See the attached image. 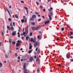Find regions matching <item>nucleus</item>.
<instances>
[{
    "mask_svg": "<svg viewBox=\"0 0 73 73\" xmlns=\"http://www.w3.org/2000/svg\"><path fill=\"white\" fill-rule=\"evenodd\" d=\"M32 52V50H30L29 51L28 53L29 54H31Z\"/></svg>",
    "mask_w": 73,
    "mask_h": 73,
    "instance_id": "nucleus-16",
    "label": "nucleus"
},
{
    "mask_svg": "<svg viewBox=\"0 0 73 73\" xmlns=\"http://www.w3.org/2000/svg\"><path fill=\"white\" fill-rule=\"evenodd\" d=\"M70 52H68V53H67L66 55V58H70Z\"/></svg>",
    "mask_w": 73,
    "mask_h": 73,
    "instance_id": "nucleus-2",
    "label": "nucleus"
},
{
    "mask_svg": "<svg viewBox=\"0 0 73 73\" xmlns=\"http://www.w3.org/2000/svg\"><path fill=\"white\" fill-rule=\"evenodd\" d=\"M30 20L31 21H32V20H33V18H31Z\"/></svg>",
    "mask_w": 73,
    "mask_h": 73,
    "instance_id": "nucleus-27",
    "label": "nucleus"
},
{
    "mask_svg": "<svg viewBox=\"0 0 73 73\" xmlns=\"http://www.w3.org/2000/svg\"><path fill=\"white\" fill-rule=\"evenodd\" d=\"M41 20V19L40 18L38 20V21H40Z\"/></svg>",
    "mask_w": 73,
    "mask_h": 73,
    "instance_id": "nucleus-37",
    "label": "nucleus"
},
{
    "mask_svg": "<svg viewBox=\"0 0 73 73\" xmlns=\"http://www.w3.org/2000/svg\"><path fill=\"white\" fill-rule=\"evenodd\" d=\"M51 1V0H48V2L50 1Z\"/></svg>",
    "mask_w": 73,
    "mask_h": 73,
    "instance_id": "nucleus-61",
    "label": "nucleus"
},
{
    "mask_svg": "<svg viewBox=\"0 0 73 73\" xmlns=\"http://www.w3.org/2000/svg\"><path fill=\"white\" fill-rule=\"evenodd\" d=\"M37 45H38V43L37 42H35L34 43V46L35 47H36Z\"/></svg>",
    "mask_w": 73,
    "mask_h": 73,
    "instance_id": "nucleus-5",
    "label": "nucleus"
},
{
    "mask_svg": "<svg viewBox=\"0 0 73 73\" xmlns=\"http://www.w3.org/2000/svg\"><path fill=\"white\" fill-rule=\"evenodd\" d=\"M37 38H40V35H39L37 36Z\"/></svg>",
    "mask_w": 73,
    "mask_h": 73,
    "instance_id": "nucleus-50",
    "label": "nucleus"
},
{
    "mask_svg": "<svg viewBox=\"0 0 73 73\" xmlns=\"http://www.w3.org/2000/svg\"><path fill=\"white\" fill-rule=\"evenodd\" d=\"M37 52L38 53H40V49H38V50Z\"/></svg>",
    "mask_w": 73,
    "mask_h": 73,
    "instance_id": "nucleus-23",
    "label": "nucleus"
},
{
    "mask_svg": "<svg viewBox=\"0 0 73 73\" xmlns=\"http://www.w3.org/2000/svg\"><path fill=\"white\" fill-rule=\"evenodd\" d=\"M10 26H11V27H13V25H12V23H10Z\"/></svg>",
    "mask_w": 73,
    "mask_h": 73,
    "instance_id": "nucleus-34",
    "label": "nucleus"
},
{
    "mask_svg": "<svg viewBox=\"0 0 73 73\" xmlns=\"http://www.w3.org/2000/svg\"><path fill=\"white\" fill-rule=\"evenodd\" d=\"M50 9L51 10H52V9H53V8H52V7H50Z\"/></svg>",
    "mask_w": 73,
    "mask_h": 73,
    "instance_id": "nucleus-56",
    "label": "nucleus"
},
{
    "mask_svg": "<svg viewBox=\"0 0 73 73\" xmlns=\"http://www.w3.org/2000/svg\"><path fill=\"white\" fill-rule=\"evenodd\" d=\"M16 31H13L12 35L13 36H15V35H16Z\"/></svg>",
    "mask_w": 73,
    "mask_h": 73,
    "instance_id": "nucleus-7",
    "label": "nucleus"
},
{
    "mask_svg": "<svg viewBox=\"0 0 73 73\" xmlns=\"http://www.w3.org/2000/svg\"><path fill=\"white\" fill-rule=\"evenodd\" d=\"M39 70L38 69H37V72H39Z\"/></svg>",
    "mask_w": 73,
    "mask_h": 73,
    "instance_id": "nucleus-57",
    "label": "nucleus"
},
{
    "mask_svg": "<svg viewBox=\"0 0 73 73\" xmlns=\"http://www.w3.org/2000/svg\"><path fill=\"white\" fill-rule=\"evenodd\" d=\"M9 13V15L10 16L11 15V13L10 12V11H7Z\"/></svg>",
    "mask_w": 73,
    "mask_h": 73,
    "instance_id": "nucleus-28",
    "label": "nucleus"
},
{
    "mask_svg": "<svg viewBox=\"0 0 73 73\" xmlns=\"http://www.w3.org/2000/svg\"><path fill=\"white\" fill-rule=\"evenodd\" d=\"M36 31L39 30L40 29V27H37L35 28Z\"/></svg>",
    "mask_w": 73,
    "mask_h": 73,
    "instance_id": "nucleus-6",
    "label": "nucleus"
},
{
    "mask_svg": "<svg viewBox=\"0 0 73 73\" xmlns=\"http://www.w3.org/2000/svg\"><path fill=\"white\" fill-rule=\"evenodd\" d=\"M36 60L37 61H40V59H39V58H37L36 59Z\"/></svg>",
    "mask_w": 73,
    "mask_h": 73,
    "instance_id": "nucleus-25",
    "label": "nucleus"
},
{
    "mask_svg": "<svg viewBox=\"0 0 73 73\" xmlns=\"http://www.w3.org/2000/svg\"><path fill=\"white\" fill-rule=\"evenodd\" d=\"M50 15H48V17L50 19V20H52V17L53 16V13H50Z\"/></svg>",
    "mask_w": 73,
    "mask_h": 73,
    "instance_id": "nucleus-1",
    "label": "nucleus"
},
{
    "mask_svg": "<svg viewBox=\"0 0 73 73\" xmlns=\"http://www.w3.org/2000/svg\"><path fill=\"white\" fill-rule=\"evenodd\" d=\"M29 46V49L30 50H31V49H32V46L30 45Z\"/></svg>",
    "mask_w": 73,
    "mask_h": 73,
    "instance_id": "nucleus-14",
    "label": "nucleus"
},
{
    "mask_svg": "<svg viewBox=\"0 0 73 73\" xmlns=\"http://www.w3.org/2000/svg\"><path fill=\"white\" fill-rule=\"evenodd\" d=\"M43 11L44 12H45V9H43Z\"/></svg>",
    "mask_w": 73,
    "mask_h": 73,
    "instance_id": "nucleus-47",
    "label": "nucleus"
},
{
    "mask_svg": "<svg viewBox=\"0 0 73 73\" xmlns=\"http://www.w3.org/2000/svg\"><path fill=\"white\" fill-rule=\"evenodd\" d=\"M9 21H11V18H9L8 19Z\"/></svg>",
    "mask_w": 73,
    "mask_h": 73,
    "instance_id": "nucleus-43",
    "label": "nucleus"
},
{
    "mask_svg": "<svg viewBox=\"0 0 73 73\" xmlns=\"http://www.w3.org/2000/svg\"><path fill=\"white\" fill-rule=\"evenodd\" d=\"M37 49H38V47H37L36 49V51H37Z\"/></svg>",
    "mask_w": 73,
    "mask_h": 73,
    "instance_id": "nucleus-46",
    "label": "nucleus"
},
{
    "mask_svg": "<svg viewBox=\"0 0 73 73\" xmlns=\"http://www.w3.org/2000/svg\"><path fill=\"white\" fill-rule=\"evenodd\" d=\"M23 35H25V32H23Z\"/></svg>",
    "mask_w": 73,
    "mask_h": 73,
    "instance_id": "nucleus-39",
    "label": "nucleus"
},
{
    "mask_svg": "<svg viewBox=\"0 0 73 73\" xmlns=\"http://www.w3.org/2000/svg\"><path fill=\"white\" fill-rule=\"evenodd\" d=\"M30 41H31V42H36V40H33V38H31L30 39Z\"/></svg>",
    "mask_w": 73,
    "mask_h": 73,
    "instance_id": "nucleus-3",
    "label": "nucleus"
},
{
    "mask_svg": "<svg viewBox=\"0 0 73 73\" xmlns=\"http://www.w3.org/2000/svg\"><path fill=\"white\" fill-rule=\"evenodd\" d=\"M20 50H23V48H21Z\"/></svg>",
    "mask_w": 73,
    "mask_h": 73,
    "instance_id": "nucleus-63",
    "label": "nucleus"
},
{
    "mask_svg": "<svg viewBox=\"0 0 73 73\" xmlns=\"http://www.w3.org/2000/svg\"><path fill=\"white\" fill-rule=\"evenodd\" d=\"M17 42H19V43H21L22 42V41L21 40H18L17 41Z\"/></svg>",
    "mask_w": 73,
    "mask_h": 73,
    "instance_id": "nucleus-19",
    "label": "nucleus"
},
{
    "mask_svg": "<svg viewBox=\"0 0 73 73\" xmlns=\"http://www.w3.org/2000/svg\"><path fill=\"white\" fill-rule=\"evenodd\" d=\"M16 49L17 50H18L19 49V48H16Z\"/></svg>",
    "mask_w": 73,
    "mask_h": 73,
    "instance_id": "nucleus-58",
    "label": "nucleus"
},
{
    "mask_svg": "<svg viewBox=\"0 0 73 73\" xmlns=\"http://www.w3.org/2000/svg\"><path fill=\"white\" fill-rule=\"evenodd\" d=\"M62 31H64V28H63L62 29H61Z\"/></svg>",
    "mask_w": 73,
    "mask_h": 73,
    "instance_id": "nucleus-38",
    "label": "nucleus"
},
{
    "mask_svg": "<svg viewBox=\"0 0 73 73\" xmlns=\"http://www.w3.org/2000/svg\"><path fill=\"white\" fill-rule=\"evenodd\" d=\"M7 28L9 30H11V28H10V27L8 26H7Z\"/></svg>",
    "mask_w": 73,
    "mask_h": 73,
    "instance_id": "nucleus-20",
    "label": "nucleus"
},
{
    "mask_svg": "<svg viewBox=\"0 0 73 73\" xmlns=\"http://www.w3.org/2000/svg\"><path fill=\"white\" fill-rule=\"evenodd\" d=\"M26 40H27L29 38V35H27L26 37Z\"/></svg>",
    "mask_w": 73,
    "mask_h": 73,
    "instance_id": "nucleus-9",
    "label": "nucleus"
},
{
    "mask_svg": "<svg viewBox=\"0 0 73 73\" xmlns=\"http://www.w3.org/2000/svg\"><path fill=\"white\" fill-rule=\"evenodd\" d=\"M1 67H3V63L0 62V68H1Z\"/></svg>",
    "mask_w": 73,
    "mask_h": 73,
    "instance_id": "nucleus-11",
    "label": "nucleus"
},
{
    "mask_svg": "<svg viewBox=\"0 0 73 73\" xmlns=\"http://www.w3.org/2000/svg\"><path fill=\"white\" fill-rule=\"evenodd\" d=\"M18 59H19V60H20V56H18Z\"/></svg>",
    "mask_w": 73,
    "mask_h": 73,
    "instance_id": "nucleus-48",
    "label": "nucleus"
},
{
    "mask_svg": "<svg viewBox=\"0 0 73 73\" xmlns=\"http://www.w3.org/2000/svg\"><path fill=\"white\" fill-rule=\"evenodd\" d=\"M34 58H36V55H35V56L34 57Z\"/></svg>",
    "mask_w": 73,
    "mask_h": 73,
    "instance_id": "nucleus-51",
    "label": "nucleus"
},
{
    "mask_svg": "<svg viewBox=\"0 0 73 73\" xmlns=\"http://www.w3.org/2000/svg\"><path fill=\"white\" fill-rule=\"evenodd\" d=\"M15 17L16 18H17V19H19V17H18L17 16V15H15Z\"/></svg>",
    "mask_w": 73,
    "mask_h": 73,
    "instance_id": "nucleus-29",
    "label": "nucleus"
},
{
    "mask_svg": "<svg viewBox=\"0 0 73 73\" xmlns=\"http://www.w3.org/2000/svg\"><path fill=\"white\" fill-rule=\"evenodd\" d=\"M38 17H40V15H38Z\"/></svg>",
    "mask_w": 73,
    "mask_h": 73,
    "instance_id": "nucleus-64",
    "label": "nucleus"
},
{
    "mask_svg": "<svg viewBox=\"0 0 73 73\" xmlns=\"http://www.w3.org/2000/svg\"><path fill=\"white\" fill-rule=\"evenodd\" d=\"M21 21L23 23H24V21L23 19H22L21 20Z\"/></svg>",
    "mask_w": 73,
    "mask_h": 73,
    "instance_id": "nucleus-32",
    "label": "nucleus"
},
{
    "mask_svg": "<svg viewBox=\"0 0 73 73\" xmlns=\"http://www.w3.org/2000/svg\"><path fill=\"white\" fill-rule=\"evenodd\" d=\"M32 17L33 19H35V18H36V15H33L32 16Z\"/></svg>",
    "mask_w": 73,
    "mask_h": 73,
    "instance_id": "nucleus-18",
    "label": "nucleus"
},
{
    "mask_svg": "<svg viewBox=\"0 0 73 73\" xmlns=\"http://www.w3.org/2000/svg\"><path fill=\"white\" fill-rule=\"evenodd\" d=\"M31 24L33 25H35V23L34 22H31Z\"/></svg>",
    "mask_w": 73,
    "mask_h": 73,
    "instance_id": "nucleus-22",
    "label": "nucleus"
},
{
    "mask_svg": "<svg viewBox=\"0 0 73 73\" xmlns=\"http://www.w3.org/2000/svg\"><path fill=\"white\" fill-rule=\"evenodd\" d=\"M9 41L10 44H11V42H12V39L11 38L9 39Z\"/></svg>",
    "mask_w": 73,
    "mask_h": 73,
    "instance_id": "nucleus-15",
    "label": "nucleus"
},
{
    "mask_svg": "<svg viewBox=\"0 0 73 73\" xmlns=\"http://www.w3.org/2000/svg\"><path fill=\"white\" fill-rule=\"evenodd\" d=\"M26 63H25L24 64V65H23V69H25V68H26Z\"/></svg>",
    "mask_w": 73,
    "mask_h": 73,
    "instance_id": "nucleus-8",
    "label": "nucleus"
},
{
    "mask_svg": "<svg viewBox=\"0 0 73 73\" xmlns=\"http://www.w3.org/2000/svg\"><path fill=\"white\" fill-rule=\"evenodd\" d=\"M16 44V42L15 41H13L12 42V44Z\"/></svg>",
    "mask_w": 73,
    "mask_h": 73,
    "instance_id": "nucleus-26",
    "label": "nucleus"
},
{
    "mask_svg": "<svg viewBox=\"0 0 73 73\" xmlns=\"http://www.w3.org/2000/svg\"><path fill=\"white\" fill-rule=\"evenodd\" d=\"M15 22H13V26H15Z\"/></svg>",
    "mask_w": 73,
    "mask_h": 73,
    "instance_id": "nucleus-41",
    "label": "nucleus"
},
{
    "mask_svg": "<svg viewBox=\"0 0 73 73\" xmlns=\"http://www.w3.org/2000/svg\"><path fill=\"white\" fill-rule=\"evenodd\" d=\"M71 61H73V59H71Z\"/></svg>",
    "mask_w": 73,
    "mask_h": 73,
    "instance_id": "nucleus-59",
    "label": "nucleus"
},
{
    "mask_svg": "<svg viewBox=\"0 0 73 73\" xmlns=\"http://www.w3.org/2000/svg\"><path fill=\"white\" fill-rule=\"evenodd\" d=\"M49 23V21H46L45 22V24H48Z\"/></svg>",
    "mask_w": 73,
    "mask_h": 73,
    "instance_id": "nucleus-13",
    "label": "nucleus"
},
{
    "mask_svg": "<svg viewBox=\"0 0 73 73\" xmlns=\"http://www.w3.org/2000/svg\"><path fill=\"white\" fill-rule=\"evenodd\" d=\"M25 32H26V33H27V34H28V29L26 30Z\"/></svg>",
    "mask_w": 73,
    "mask_h": 73,
    "instance_id": "nucleus-24",
    "label": "nucleus"
},
{
    "mask_svg": "<svg viewBox=\"0 0 73 73\" xmlns=\"http://www.w3.org/2000/svg\"><path fill=\"white\" fill-rule=\"evenodd\" d=\"M42 18H43V19H45V17H44V16H42Z\"/></svg>",
    "mask_w": 73,
    "mask_h": 73,
    "instance_id": "nucleus-55",
    "label": "nucleus"
},
{
    "mask_svg": "<svg viewBox=\"0 0 73 73\" xmlns=\"http://www.w3.org/2000/svg\"><path fill=\"white\" fill-rule=\"evenodd\" d=\"M18 37H20V35H18Z\"/></svg>",
    "mask_w": 73,
    "mask_h": 73,
    "instance_id": "nucleus-54",
    "label": "nucleus"
},
{
    "mask_svg": "<svg viewBox=\"0 0 73 73\" xmlns=\"http://www.w3.org/2000/svg\"><path fill=\"white\" fill-rule=\"evenodd\" d=\"M10 29H11V31H13V27H10Z\"/></svg>",
    "mask_w": 73,
    "mask_h": 73,
    "instance_id": "nucleus-21",
    "label": "nucleus"
},
{
    "mask_svg": "<svg viewBox=\"0 0 73 73\" xmlns=\"http://www.w3.org/2000/svg\"><path fill=\"white\" fill-rule=\"evenodd\" d=\"M60 39L59 38H57V40H59Z\"/></svg>",
    "mask_w": 73,
    "mask_h": 73,
    "instance_id": "nucleus-60",
    "label": "nucleus"
},
{
    "mask_svg": "<svg viewBox=\"0 0 73 73\" xmlns=\"http://www.w3.org/2000/svg\"><path fill=\"white\" fill-rule=\"evenodd\" d=\"M30 61H32L33 60V58L32 57H30L29 59Z\"/></svg>",
    "mask_w": 73,
    "mask_h": 73,
    "instance_id": "nucleus-17",
    "label": "nucleus"
},
{
    "mask_svg": "<svg viewBox=\"0 0 73 73\" xmlns=\"http://www.w3.org/2000/svg\"><path fill=\"white\" fill-rule=\"evenodd\" d=\"M20 43H16V46L17 47H18V46H19V45H20Z\"/></svg>",
    "mask_w": 73,
    "mask_h": 73,
    "instance_id": "nucleus-12",
    "label": "nucleus"
},
{
    "mask_svg": "<svg viewBox=\"0 0 73 73\" xmlns=\"http://www.w3.org/2000/svg\"><path fill=\"white\" fill-rule=\"evenodd\" d=\"M36 37H34V39H33V40H34V41H35V40L36 41Z\"/></svg>",
    "mask_w": 73,
    "mask_h": 73,
    "instance_id": "nucleus-33",
    "label": "nucleus"
},
{
    "mask_svg": "<svg viewBox=\"0 0 73 73\" xmlns=\"http://www.w3.org/2000/svg\"><path fill=\"white\" fill-rule=\"evenodd\" d=\"M35 14H36V15H38V13L37 12H35Z\"/></svg>",
    "mask_w": 73,
    "mask_h": 73,
    "instance_id": "nucleus-36",
    "label": "nucleus"
},
{
    "mask_svg": "<svg viewBox=\"0 0 73 73\" xmlns=\"http://www.w3.org/2000/svg\"><path fill=\"white\" fill-rule=\"evenodd\" d=\"M70 35H73V33L72 32H70Z\"/></svg>",
    "mask_w": 73,
    "mask_h": 73,
    "instance_id": "nucleus-35",
    "label": "nucleus"
},
{
    "mask_svg": "<svg viewBox=\"0 0 73 73\" xmlns=\"http://www.w3.org/2000/svg\"><path fill=\"white\" fill-rule=\"evenodd\" d=\"M31 28L33 31H36V28L35 27H32Z\"/></svg>",
    "mask_w": 73,
    "mask_h": 73,
    "instance_id": "nucleus-10",
    "label": "nucleus"
},
{
    "mask_svg": "<svg viewBox=\"0 0 73 73\" xmlns=\"http://www.w3.org/2000/svg\"><path fill=\"white\" fill-rule=\"evenodd\" d=\"M70 38H73V36H71L69 37Z\"/></svg>",
    "mask_w": 73,
    "mask_h": 73,
    "instance_id": "nucleus-44",
    "label": "nucleus"
},
{
    "mask_svg": "<svg viewBox=\"0 0 73 73\" xmlns=\"http://www.w3.org/2000/svg\"><path fill=\"white\" fill-rule=\"evenodd\" d=\"M0 72H1V73H2L3 72V70H0Z\"/></svg>",
    "mask_w": 73,
    "mask_h": 73,
    "instance_id": "nucleus-42",
    "label": "nucleus"
},
{
    "mask_svg": "<svg viewBox=\"0 0 73 73\" xmlns=\"http://www.w3.org/2000/svg\"><path fill=\"white\" fill-rule=\"evenodd\" d=\"M5 58H8V55H5Z\"/></svg>",
    "mask_w": 73,
    "mask_h": 73,
    "instance_id": "nucleus-30",
    "label": "nucleus"
},
{
    "mask_svg": "<svg viewBox=\"0 0 73 73\" xmlns=\"http://www.w3.org/2000/svg\"><path fill=\"white\" fill-rule=\"evenodd\" d=\"M21 38H22V39H24V37H21Z\"/></svg>",
    "mask_w": 73,
    "mask_h": 73,
    "instance_id": "nucleus-62",
    "label": "nucleus"
},
{
    "mask_svg": "<svg viewBox=\"0 0 73 73\" xmlns=\"http://www.w3.org/2000/svg\"><path fill=\"white\" fill-rule=\"evenodd\" d=\"M15 55L16 57H17V54H16V53L15 54Z\"/></svg>",
    "mask_w": 73,
    "mask_h": 73,
    "instance_id": "nucleus-53",
    "label": "nucleus"
},
{
    "mask_svg": "<svg viewBox=\"0 0 73 73\" xmlns=\"http://www.w3.org/2000/svg\"><path fill=\"white\" fill-rule=\"evenodd\" d=\"M32 33L31 32L30 33V36H32Z\"/></svg>",
    "mask_w": 73,
    "mask_h": 73,
    "instance_id": "nucleus-31",
    "label": "nucleus"
},
{
    "mask_svg": "<svg viewBox=\"0 0 73 73\" xmlns=\"http://www.w3.org/2000/svg\"><path fill=\"white\" fill-rule=\"evenodd\" d=\"M24 8H25V9H26V10L27 14H28V7H24Z\"/></svg>",
    "mask_w": 73,
    "mask_h": 73,
    "instance_id": "nucleus-4",
    "label": "nucleus"
},
{
    "mask_svg": "<svg viewBox=\"0 0 73 73\" xmlns=\"http://www.w3.org/2000/svg\"><path fill=\"white\" fill-rule=\"evenodd\" d=\"M17 34L18 35H20V33L18 32L17 33Z\"/></svg>",
    "mask_w": 73,
    "mask_h": 73,
    "instance_id": "nucleus-49",
    "label": "nucleus"
},
{
    "mask_svg": "<svg viewBox=\"0 0 73 73\" xmlns=\"http://www.w3.org/2000/svg\"><path fill=\"white\" fill-rule=\"evenodd\" d=\"M40 8H41V9H42V6H40Z\"/></svg>",
    "mask_w": 73,
    "mask_h": 73,
    "instance_id": "nucleus-52",
    "label": "nucleus"
},
{
    "mask_svg": "<svg viewBox=\"0 0 73 73\" xmlns=\"http://www.w3.org/2000/svg\"><path fill=\"white\" fill-rule=\"evenodd\" d=\"M21 3H24V1H21Z\"/></svg>",
    "mask_w": 73,
    "mask_h": 73,
    "instance_id": "nucleus-45",
    "label": "nucleus"
},
{
    "mask_svg": "<svg viewBox=\"0 0 73 73\" xmlns=\"http://www.w3.org/2000/svg\"><path fill=\"white\" fill-rule=\"evenodd\" d=\"M27 19H25V21H24V22L25 23H27Z\"/></svg>",
    "mask_w": 73,
    "mask_h": 73,
    "instance_id": "nucleus-40",
    "label": "nucleus"
}]
</instances>
